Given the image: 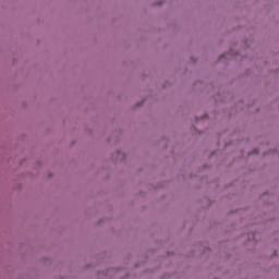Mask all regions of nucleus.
I'll use <instances>...</instances> for the list:
<instances>
[{"label": "nucleus", "instance_id": "f257e3e1", "mask_svg": "<svg viewBox=\"0 0 279 279\" xmlns=\"http://www.w3.org/2000/svg\"><path fill=\"white\" fill-rule=\"evenodd\" d=\"M255 154H258V150H255Z\"/></svg>", "mask_w": 279, "mask_h": 279}]
</instances>
